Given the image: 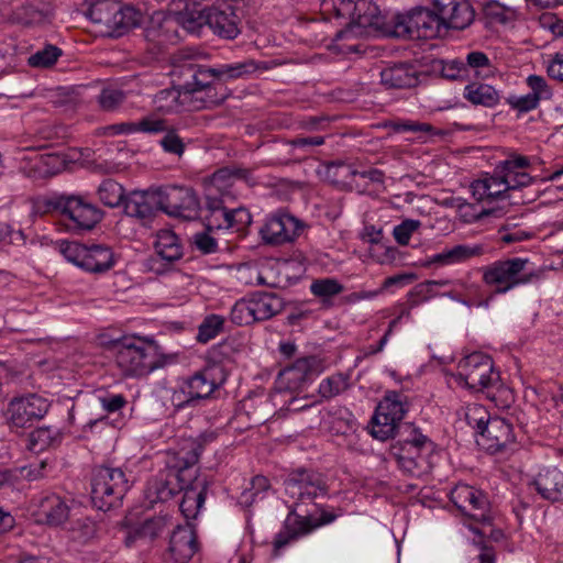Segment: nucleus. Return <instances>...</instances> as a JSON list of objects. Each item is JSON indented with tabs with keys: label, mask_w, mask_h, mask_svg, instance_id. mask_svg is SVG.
I'll list each match as a JSON object with an SVG mask.
<instances>
[{
	"label": "nucleus",
	"mask_w": 563,
	"mask_h": 563,
	"mask_svg": "<svg viewBox=\"0 0 563 563\" xmlns=\"http://www.w3.org/2000/svg\"><path fill=\"white\" fill-rule=\"evenodd\" d=\"M384 128L390 129L395 133H405V132H423V133H433L434 128L429 123H421L418 121L411 120H389L384 123Z\"/></svg>",
	"instance_id": "nucleus-51"
},
{
	"label": "nucleus",
	"mask_w": 563,
	"mask_h": 563,
	"mask_svg": "<svg viewBox=\"0 0 563 563\" xmlns=\"http://www.w3.org/2000/svg\"><path fill=\"white\" fill-rule=\"evenodd\" d=\"M390 439V455L404 475L421 478L431 473L435 444L419 428L405 423Z\"/></svg>",
	"instance_id": "nucleus-3"
},
{
	"label": "nucleus",
	"mask_w": 563,
	"mask_h": 563,
	"mask_svg": "<svg viewBox=\"0 0 563 563\" xmlns=\"http://www.w3.org/2000/svg\"><path fill=\"white\" fill-rule=\"evenodd\" d=\"M224 318L220 314H208L198 327L197 341L207 343L223 331Z\"/></svg>",
	"instance_id": "nucleus-44"
},
{
	"label": "nucleus",
	"mask_w": 563,
	"mask_h": 563,
	"mask_svg": "<svg viewBox=\"0 0 563 563\" xmlns=\"http://www.w3.org/2000/svg\"><path fill=\"white\" fill-rule=\"evenodd\" d=\"M166 526L167 519L163 516L146 519L144 522L136 525L126 531L124 544L128 548H131L139 540L153 541L165 530Z\"/></svg>",
	"instance_id": "nucleus-32"
},
{
	"label": "nucleus",
	"mask_w": 563,
	"mask_h": 563,
	"mask_svg": "<svg viewBox=\"0 0 563 563\" xmlns=\"http://www.w3.org/2000/svg\"><path fill=\"white\" fill-rule=\"evenodd\" d=\"M229 221L231 224L227 223L225 229H234L240 232L252 223V214L244 207L232 208L229 212Z\"/></svg>",
	"instance_id": "nucleus-59"
},
{
	"label": "nucleus",
	"mask_w": 563,
	"mask_h": 563,
	"mask_svg": "<svg viewBox=\"0 0 563 563\" xmlns=\"http://www.w3.org/2000/svg\"><path fill=\"white\" fill-rule=\"evenodd\" d=\"M463 97L474 106L494 108L500 101L499 92L490 85L470 82L465 86Z\"/></svg>",
	"instance_id": "nucleus-34"
},
{
	"label": "nucleus",
	"mask_w": 563,
	"mask_h": 563,
	"mask_svg": "<svg viewBox=\"0 0 563 563\" xmlns=\"http://www.w3.org/2000/svg\"><path fill=\"white\" fill-rule=\"evenodd\" d=\"M48 209L67 217L78 230L93 229L104 216L96 205L80 195H55L46 201Z\"/></svg>",
	"instance_id": "nucleus-12"
},
{
	"label": "nucleus",
	"mask_w": 563,
	"mask_h": 563,
	"mask_svg": "<svg viewBox=\"0 0 563 563\" xmlns=\"http://www.w3.org/2000/svg\"><path fill=\"white\" fill-rule=\"evenodd\" d=\"M464 65H467L468 73L474 70V75L479 76L483 69L490 67V60L485 53L474 51L466 55Z\"/></svg>",
	"instance_id": "nucleus-63"
},
{
	"label": "nucleus",
	"mask_w": 563,
	"mask_h": 563,
	"mask_svg": "<svg viewBox=\"0 0 563 563\" xmlns=\"http://www.w3.org/2000/svg\"><path fill=\"white\" fill-rule=\"evenodd\" d=\"M531 485L544 500L551 503L563 500V472L556 467L542 470Z\"/></svg>",
	"instance_id": "nucleus-25"
},
{
	"label": "nucleus",
	"mask_w": 563,
	"mask_h": 563,
	"mask_svg": "<svg viewBox=\"0 0 563 563\" xmlns=\"http://www.w3.org/2000/svg\"><path fill=\"white\" fill-rule=\"evenodd\" d=\"M418 70L410 63H396L382 69L380 82L388 89H407L417 86Z\"/></svg>",
	"instance_id": "nucleus-24"
},
{
	"label": "nucleus",
	"mask_w": 563,
	"mask_h": 563,
	"mask_svg": "<svg viewBox=\"0 0 563 563\" xmlns=\"http://www.w3.org/2000/svg\"><path fill=\"white\" fill-rule=\"evenodd\" d=\"M483 393L499 409H508L515 402L512 390L505 386L500 379L496 385L486 387Z\"/></svg>",
	"instance_id": "nucleus-48"
},
{
	"label": "nucleus",
	"mask_w": 563,
	"mask_h": 563,
	"mask_svg": "<svg viewBox=\"0 0 563 563\" xmlns=\"http://www.w3.org/2000/svg\"><path fill=\"white\" fill-rule=\"evenodd\" d=\"M256 322L266 321L280 313L284 300L275 292L255 291L249 295Z\"/></svg>",
	"instance_id": "nucleus-30"
},
{
	"label": "nucleus",
	"mask_w": 563,
	"mask_h": 563,
	"mask_svg": "<svg viewBox=\"0 0 563 563\" xmlns=\"http://www.w3.org/2000/svg\"><path fill=\"white\" fill-rule=\"evenodd\" d=\"M69 510L66 500L59 495H46L38 503V521L53 527L62 526L68 519Z\"/></svg>",
	"instance_id": "nucleus-27"
},
{
	"label": "nucleus",
	"mask_w": 563,
	"mask_h": 563,
	"mask_svg": "<svg viewBox=\"0 0 563 563\" xmlns=\"http://www.w3.org/2000/svg\"><path fill=\"white\" fill-rule=\"evenodd\" d=\"M471 190L477 201L505 199L508 198L507 192L510 191L495 168L492 175L486 174L484 177L474 180L471 184Z\"/></svg>",
	"instance_id": "nucleus-28"
},
{
	"label": "nucleus",
	"mask_w": 563,
	"mask_h": 563,
	"mask_svg": "<svg viewBox=\"0 0 563 563\" xmlns=\"http://www.w3.org/2000/svg\"><path fill=\"white\" fill-rule=\"evenodd\" d=\"M115 4L109 0H98L88 8L86 15L91 22L107 29L113 12H115Z\"/></svg>",
	"instance_id": "nucleus-43"
},
{
	"label": "nucleus",
	"mask_w": 563,
	"mask_h": 563,
	"mask_svg": "<svg viewBox=\"0 0 563 563\" xmlns=\"http://www.w3.org/2000/svg\"><path fill=\"white\" fill-rule=\"evenodd\" d=\"M123 210L128 217L135 218L144 227H150L161 211L157 188L130 192L124 199Z\"/></svg>",
	"instance_id": "nucleus-20"
},
{
	"label": "nucleus",
	"mask_w": 563,
	"mask_h": 563,
	"mask_svg": "<svg viewBox=\"0 0 563 563\" xmlns=\"http://www.w3.org/2000/svg\"><path fill=\"white\" fill-rule=\"evenodd\" d=\"M476 443L489 454H507L515 450L516 437L512 424L505 418L494 416L476 437Z\"/></svg>",
	"instance_id": "nucleus-17"
},
{
	"label": "nucleus",
	"mask_w": 563,
	"mask_h": 563,
	"mask_svg": "<svg viewBox=\"0 0 563 563\" xmlns=\"http://www.w3.org/2000/svg\"><path fill=\"white\" fill-rule=\"evenodd\" d=\"M230 319L236 325H250L256 322L249 296L234 303L230 312Z\"/></svg>",
	"instance_id": "nucleus-49"
},
{
	"label": "nucleus",
	"mask_w": 563,
	"mask_h": 563,
	"mask_svg": "<svg viewBox=\"0 0 563 563\" xmlns=\"http://www.w3.org/2000/svg\"><path fill=\"white\" fill-rule=\"evenodd\" d=\"M125 95L120 89L104 88L99 95V104L103 110L111 111L123 103Z\"/></svg>",
	"instance_id": "nucleus-60"
},
{
	"label": "nucleus",
	"mask_w": 563,
	"mask_h": 563,
	"mask_svg": "<svg viewBox=\"0 0 563 563\" xmlns=\"http://www.w3.org/2000/svg\"><path fill=\"white\" fill-rule=\"evenodd\" d=\"M441 75L449 80H465L470 78L468 67L462 59L442 62Z\"/></svg>",
	"instance_id": "nucleus-55"
},
{
	"label": "nucleus",
	"mask_w": 563,
	"mask_h": 563,
	"mask_svg": "<svg viewBox=\"0 0 563 563\" xmlns=\"http://www.w3.org/2000/svg\"><path fill=\"white\" fill-rule=\"evenodd\" d=\"M460 202L457 209L460 217L464 223H475L484 219L485 217H501L504 214L503 208L482 209L481 211L475 210V205L468 203L465 200L457 199Z\"/></svg>",
	"instance_id": "nucleus-42"
},
{
	"label": "nucleus",
	"mask_w": 563,
	"mask_h": 563,
	"mask_svg": "<svg viewBox=\"0 0 563 563\" xmlns=\"http://www.w3.org/2000/svg\"><path fill=\"white\" fill-rule=\"evenodd\" d=\"M506 102L519 113H527L534 110L539 106L540 101L537 95L528 93L521 97L511 95L506 98Z\"/></svg>",
	"instance_id": "nucleus-61"
},
{
	"label": "nucleus",
	"mask_w": 563,
	"mask_h": 563,
	"mask_svg": "<svg viewBox=\"0 0 563 563\" xmlns=\"http://www.w3.org/2000/svg\"><path fill=\"white\" fill-rule=\"evenodd\" d=\"M408 409V397L402 391L387 390L372 418V435L383 441L396 435L406 423L401 420Z\"/></svg>",
	"instance_id": "nucleus-10"
},
{
	"label": "nucleus",
	"mask_w": 563,
	"mask_h": 563,
	"mask_svg": "<svg viewBox=\"0 0 563 563\" xmlns=\"http://www.w3.org/2000/svg\"><path fill=\"white\" fill-rule=\"evenodd\" d=\"M357 173V169L344 161L329 162L323 165V169L320 172L327 181L342 187L349 185L350 180L356 176Z\"/></svg>",
	"instance_id": "nucleus-36"
},
{
	"label": "nucleus",
	"mask_w": 563,
	"mask_h": 563,
	"mask_svg": "<svg viewBox=\"0 0 563 563\" xmlns=\"http://www.w3.org/2000/svg\"><path fill=\"white\" fill-rule=\"evenodd\" d=\"M257 69L253 59L207 66L188 57L173 66L177 89H164L156 95V101L172 99L176 102L180 95L191 96L200 102L197 108L220 106L229 92L225 82L244 78Z\"/></svg>",
	"instance_id": "nucleus-2"
},
{
	"label": "nucleus",
	"mask_w": 563,
	"mask_h": 563,
	"mask_svg": "<svg viewBox=\"0 0 563 563\" xmlns=\"http://www.w3.org/2000/svg\"><path fill=\"white\" fill-rule=\"evenodd\" d=\"M181 129L179 126L169 123L166 131L163 132L161 140L158 141L162 150L169 155L181 157L186 151L185 137L180 134Z\"/></svg>",
	"instance_id": "nucleus-40"
},
{
	"label": "nucleus",
	"mask_w": 563,
	"mask_h": 563,
	"mask_svg": "<svg viewBox=\"0 0 563 563\" xmlns=\"http://www.w3.org/2000/svg\"><path fill=\"white\" fill-rule=\"evenodd\" d=\"M63 441V432L52 426L38 427L31 431L26 440V449L35 454L57 448Z\"/></svg>",
	"instance_id": "nucleus-31"
},
{
	"label": "nucleus",
	"mask_w": 563,
	"mask_h": 563,
	"mask_svg": "<svg viewBox=\"0 0 563 563\" xmlns=\"http://www.w3.org/2000/svg\"><path fill=\"white\" fill-rule=\"evenodd\" d=\"M285 494L294 501L283 523V529L273 542V555L278 556L282 549L316 529L332 523L341 514L327 510L313 500L327 496L329 486L324 477L303 467L291 471L284 479Z\"/></svg>",
	"instance_id": "nucleus-1"
},
{
	"label": "nucleus",
	"mask_w": 563,
	"mask_h": 563,
	"mask_svg": "<svg viewBox=\"0 0 563 563\" xmlns=\"http://www.w3.org/2000/svg\"><path fill=\"white\" fill-rule=\"evenodd\" d=\"M451 280H427L418 284L411 291V306H419L421 302L429 300L435 295V287H442L451 284Z\"/></svg>",
	"instance_id": "nucleus-52"
},
{
	"label": "nucleus",
	"mask_w": 563,
	"mask_h": 563,
	"mask_svg": "<svg viewBox=\"0 0 563 563\" xmlns=\"http://www.w3.org/2000/svg\"><path fill=\"white\" fill-rule=\"evenodd\" d=\"M111 351L123 376L141 377L153 372L150 363L155 351L153 339L137 335L122 336L112 341Z\"/></svg>",
	"instance_id": "nucleus-6"
},
{
	"label": "nucleus",
	"mask_w": 563,
	"mask_h": 563,
	"mask_svg": "<svg viewBox=\"0 0 563 563\" xmlns=\"http://www.w3.org/2000/svg\"><path fill=\"white\" fill-rule=\"evenodd\" d=\"M485 253V246L482 244H459L452 249L443 250L432 256L431 262L440 265H451L464 263L473 257H478Z\"/></svg>",
	"instance_id": "nucleus-33"
},
{
	"label": "nucleus",
	"mask_w": 563,
	"mask_h": 563,
	"mask_svg": "<svg viewBox=\"0 0 563 563\" xmlns=\"http://www.w3.org/2000/svg\"><path fill=\"white\" fill-rule=\"evenodd\" d=\"M212 230L197 232L191 238V244L203 255L214 254L219 250L218 241L211 235Z\"/></svg>",
	"instance_id": "nucleus-54"
},
{
	"label": "nucleus",
	"mask_w": 563,
	"mask_h": 563,
	"mask_svg": "<svg viewBox=\"0 0 563 563\" xmlns=\"http://www.w3.org/2000/svg\"><path fill=\"white\" fill-rule=\"evenodd\" d=\"M477 494V488L470 486L467 484H457L450 494V500L453 505L463 514V510L466 508L465 504L468 498H475Z\"/></svg>",
	"instance_id": "nucleus-57"
},
{
	"label": "nucleus",
	"mask_w": 563,
	"mask_h": 563,
	"mask_svg": "<svg viewBox=\"0 0 563 563\" xmlns=\"http://www.w3.org/2000/svg\"><path fill=\"white\" fill-rule=\"evenodd\" d=\"M301 230L300 221L294 216L277 211L271 214L260 229L265 244L282 245L294 241Z\"/></svg>",
	"instance_id": "nucleus-18"
},
{
	"label": "nucleus",
	"mask_w": 563,
	"mask_h": 563,
	"mask_svg": "<svg viewBox=\"0 0 563 563\" xmlns=\"http://www.w3.org/2000/svg\"><path fill=\"white\" fill-rule=\"evenodd\" d=\"M200 455L201 445L196 442L170 453L166 467L148 482L147 493L153 498L152 501L165 503L179 494L190 466H196Z\"/></svg>",
	"instance_id": "nucleus-5"
},
{
	"label": "nucleus",
	"mask_w": 563,
	"mask_h": 563,
	"mask_svg": "<svg viewBox=\"0 0 563 563\" xmlns=\"http://www.w3.org/2000/svg\"><path fill=\"white\" fill-rule=\"evenodd\" d=\"M62 55L63 51L59 47L47 44L32 54L29 57L27 63L34 68H48L52 67Z\"/></svg>",
	"instance_id": "nucleus-45"
},
{
	"label": "nucleus",
	"mask_w": 563,
	"mask_h": 563,
	"mask_svg": "<svg viewBox=\"0 0 563 563\" xmlns=\"http://www.w3.org/2000/svg\"><path fill=\"white\" fill-rule=\"evenodd\" d=\"M99 200L109 208H115L120 205L124 206V194L123 187L115 180L108 178L104 179L97 189Z\"/></svg>",
	"instance_id": "nucleus-39"
},
{
	"label": "nucleus",
	"mask_w": 563,
	"mask_h": 563,
	"mask_svg": "<svg viewBox=\"0 0 563 563\" xmlns=\"http://www.w3.org/2000/svg\"><path fill=\"white\" fill-rule=\"evenodd\" d=\"M269 488V479L266 476L256 475L251 478L249 486L241 493L239 504L244 508H250L255 501H257V499H263L264 494Z\"/></svg>",
	"instance_id": "nucleus-38"
},
{
	"label": "nucleus",
	"mask_w": 563,
	"mask_h": 563,
	"mask_svg": "<svg viewBox=\"0 0 563 563\" xmlns=\"http://www.w3.org/2000/svg\"><path fill=\"white\" fill-rule=\"evenodd\" d=\"M388 29L391 37L404 40H429L440 36L442 25L437 10L415 7L407 13L394 14V24Z\"/></svg>",
	"instance_id": "nucleus-8"
},
{
	"label": "nucleus",
	"mask_w": 563,
	"mask_h": 563,
	"mask_svg": "<svg viewBox=\"0 0 563 563\" xmlns=\"http://www.w3.org/2000/svg\"><path fill=\"white\" fill-rule=\"evenodd\" d=\"M493 419L488 410L479 404H470L465 407V420L475 430L476 437L484 430Z\"/></svg>",
	"instance_id": "nucleus-46"
},
{
	"label": "nucleus",
	"mask_w": 563,
	"mask_h": 563,
	"mask_svg": "<svg viewBox=\"0 0 563 563\" xmlns=\"http://www.w3.org/2000/svg\"><path fill=\"white\" fill-rule=\"evenodd\" d=\"M85 249L86 244L68 241H63L59 246L63 256L79 268H81Z\"/></svg>",
	"instance_id": "nucleus-58"
},
{
	"label": "nucleus",
	"mask_w": 563,
	"mask_h": 563,
	"mask_svg": "<svg viewBox=\"0 0 563 563\" xmlns=\"http://www.w3.org/2000/svg\"><path fill=\"white\" fill-rule=\"evenodd\" d=\"M115 264L111 247L103 244L86 245L81 269L101 274L110 271Z\"/></svg>",
	"instance_id": "nucleus-29"
},
{
	"label": "nucleus",
	"mask_w": 563,
	"mask_h": 563,
	"mask_svg": "<svg viewBox=\"0 0 563 563\" xmlns=\"http://www.w3.org/2000/svg\"><path fill=\"white\" fill-rule=\"evenodd\" d=\"M49 402L37 394H27L12 398L4 411L8 426L13 429L31 427L48 412Z\"/></svg>",
	"instance_id": "nucleus-14"
},
{
	"label": "nucleus",
	"mask_w": 563,
	"mask_h": 563,
	"mask_svg": "<svg viewBox=\"0 0 563 563\" xmlns=\"http://www.w3.org/2000/svg\"><path fill=\"white\" fill-rule=\"evenodd\" d=\"M186 478L188 479L184 482V488L180 490L183 497L179 503V510L186 522H191L199 517L205 506L211 482L207 475L198 474L195 466H190Z\"/></svg>",
	"instance_id": "nucleus-16"
},
{
	"label": "nucleus",
	"mask_w": 563,
	"mask_h": 563,
	"mask_svg": "<svg viewBox=\"0 0 563 563\" xmlns=\"http://www.w3.org/2000/svg\"><path fill=\"white\" fill-rule=\"evenodd\" d=\"M208 12V27L219 37L233 40L241 33L240 19L232 8L209 7Z\"/></svg>",
	"instance_id": "nucleus-23"
},
{
	"label": "nucleus",
	"mask_w": 563,
	"mask_h": 563,
	"mask_svg": "<svg viewBox=\"0 0 563 563\" xmlns=\"http://www.w3.org/2000/svg\"><path fill=\"white\" fill-rule=\"evenodd\" d=\"M443 30H464L475 19V10L470 0H432Z\"/></svg>",
	"instance_id": "nucleus-19"
},
{
	"label": "nucleus",
	"mask_w": 563,
	"mask_h": 563,
	"mask_svg": "<svg viewBox=\"0 0 563 563\" xmlns=\"http://www.w3.org/2000/svg\"><path fill=\"white\" fill-rule=\"evenodd\" d=\"M230 178L241 179L246 183H251L253 180L252 173L250 169L240 168V167H224L217 170L213 174V180L217 181L219 179L225 180Z\"/></svg>",
	"instance_id": "nucleus-64"
},
{
	"label": "nucleus",
	"mask_w": 563,
	"mask_h": 563,
	"mask_svg": "<svg viewBox=\"0 0 563 563\" xmlns=\"http://www.w3.org/2000/svg\"><path fill=\"white\" fill-rule=\"evenodd\" d=\"M130 489L125 473L120 467H95L91 479V500L96 508L108 511L122 504Z\"/></svg>",
	"instance_id": "nucleus-7"
},
{
	"label": "nucleus",
	"mask_w": 563,
	"mask_h": 563,
	"mask_svg": "<svg viewBox=\"0 0 563 563\" xmlns=\"http://www.w3.org/2000/svg\"><path fill=\"white\" fill-rule=\"evenodd\" d=\"M163 9H165L168 19L174 20L176 23L180 20V15L192 5L189 0H156Z\"/></svg>",
	"instance_id": "nucleus-62"
},
{
	"label": "nucleus",
	"mask_w": 563,
	"mask_h": 563,
	"mask_svg": "<svg viewBox=\"0 0 563 563\" xmlns=\"http://www.w3.org/2000/svg\"><path fill=\"white\" fill-rule=\"evenodd\" d=\"M358 10L355 12V22L358 26L375 27L386 36L391 37L388 29L394 24V15L387 18L382 13L378 5L369 0H357Z\"/></svg>",
	"instance_id": "nucleus-26"
},
{
	"label": "nucleus",
	"mask_w": 563,
	"mask_h": 563,
	"mask_svg": "<svg viewBox=\"0 0 563 563\" xmlns=\"http://www.w3.org/2000/svg\"><path fill=\"white\" fill-rule=\"evenodd\" d=\"M320 366V361L316 356L296 360L278 373L276 389L289 393L303 390L321 373Z\"/></svg>",
	"instance_id": "nucleus-15"
},
{
	"label": "nucleus",
	"mask_w": 563,
	"mask_h": 563,
	"mask_svg": "<svg viewBox=\"0 0 563 563\" xmlns=\"http://www.w3.org/2000/svg\"><path fill=\"white\" fill-rule=\"evenodd\" d=\"M209 7H202L199 3L192 2V5L188 9L184 15H180V20L177 24L183 26L189 33L200 34L205 26H208L209 16H207Z\"/></svg>",
	"instance_id": "nucleus-37"
},
{
	"label": "nucleus",
	"mask_w": 563,
	"mask_h": 563,
	"mask_svg": "<svg viewBox=\"0 0 563 563\" xmlns=\"http://www.w3.org/2000/svg\"><path fill=\"white\" fill-rule=\"evenodd\" d=\"M156 188L162 212L185 220L200 217V201L191 187L165 185Z\"/></svg>",
	"instance_id": "nucleus-13"
},
{
	"label": "nucleus",
	"mask_w": 563,
	"mask_h": 563,
	"mask_svg": "<svg viewBox=\"0 0 563 563\" xmlns=\"http://www.w3.org/2000/svg\"><path fill=\"white\" fill-rule=\"evenodd\" d=\"M199 550L196 526L178 525L169 538L168 552L175 563H187Z\"/></svg>",
	"instance_id": "nucleus-22"
},
{
	"label": "nucleus",
	"mask_w": 563,
	"mask_h": 563,
	"mask_svg": "<svg viewBox=\"0 0 563 563\" xmlns=\"http://www.w3.org/2000/svg\"><path fill=\"white\" fill-rule=\"evenodd\" d=\"M135 133L141 132L150 135L163 134L166 131L169 122L165 119H161L154 114L146 115L139 121L134 122Z\"/></svg>",
	"instance_id": "nucleus-53"
},
{
	"label": "nucleus",
	"mask_w": 563,
	"mask_h": 563,
	"mask_svg": "<svg viewBox=\"0 0 563 563\" xmlns=\"http://www.w3.org/2000/svg\"><path fill=\"white\" fill-rule=\"evenodd\" d=\"M453 377L457 386L477 393L496 385L499 380V372L494 369L490 356L474 352L460 360L457 372Z\"/></svg>",
	"instance_id": "nucleus-11"
},
{
	"label": "nucleus",
	"mask_w": 563,
	"mask_h": 563,
	"mask_svg": "<svg viewBox=\"0 0 563 563\" xmlns=\"http://www.w3.org/2000/svg\"><path fill=\"white\" fill-rule=\"evenodd\" d=\"M421 227L420 220L415 219H406L398 225H396L393 230V236L395 241L401 245L406 246L409 244L411 235Z\"/></svg>",
	"instance_id": "nucleus-56"
},
{
	"label": "nucleus",
	"mask_w": 563,
	"mask_h": 563,
	"mask_svg": "<svg viewBox=\"0 0 563 563\" xmlns=\"http://www.w3.org/2000/svg\"><path fill=\"white\" fill-rule=\"evenodd\" d=\"M18 14L24 24H40L53 15V8L49 4L40 8L33 3H27L20 8Z\"/></svg>",
	"instance_id": "nucleus-47"
},
{
	"label": "nucleus",
	"mask_w": 563,
	"mask_h": 563,
	"mask_svg": "<svg viewBox=\"0 0 563 563\" xmlns=\"http://www.w3.org/2000/svg\"><path fill=\"white\" fill-rule=\"evenodd\" d=\"M474 495L475 498H468L466 501V508L463 510L462 515L477 523H481L482 526H490L493 521V514L486 494L477 489V494Z\"/></svg>",
	"instance_id": "nucleus-35"
},
{
	"label": "nucleus",
	"mask_w": 563,
	"mask_h": 563,
	"mask_svg": "<svg viewBox=\"0 0 563 563\" xmlns=\"http://www.w3.org/2000/svg\"><path fill=\"white\" fill-rule=\"evenodd\" d=\"M154 249L156 257L151 260V269L158 274L165 272L169 265L179 261L184 255L179 238L172 230L158 231Z\"/></svg>",
	"instance_id": "nucleus-21"
},
{
	"label": "nucleus",
	"mask_w": 563,
	"mask_h": 563,
	"mask_svg": "<svg viewBox=\"0 0 563 563\" xmlns=\"http://www.w3.org/2000/svg\"><path fill=\"white\" fill-rule=\"evenodd\" d=\"M231 350V345L227 342L216 345L210 352L214 363L205 366L185 379L180 389L173 395V405L183 409L197 406L200 400L210 398L214 390L225 382L223 368L217 363L228 357Z\"/></svg>",
	"instance_id": "nucleus-4"
},
{
	"label": "nucleus",
	"mask_w": 563,
	"mask_h": 563,
	"mask_svg": "<svg viewBox=\"0 0 563 563\" xmlns=\"http://www.w3.org/2000/svg\"><path fill=\"white\" fill-rule=\"evenodd\" d=\"M528 258L512 257L494 262L484 268L483 282L495 286L494 294H506L517 286L530 284L540 278L538 272H527Z\"/></svg>",
	"instance_id": "nucleus-9"
},
{
	"label": "nucleus",
	"mask_w": 563,
	"mask_h": 563,
	"mask_svg": "<svg viewBox=\"0 0 563 563\" xmlns=\"http://www.w3.org/2000/svg\"><path fill=\"white\" fill-rule=\"evenodd\" d=\"M350 387V375L338 373L324 378L319 385V394L322 398L331 399Z\"/></svg>",
	"instance_id": "nucleus-41"
},
{
	"label": "nucleus",
	"mask_w": 563,
	"mask_h": 563,
	"mask_svg": "<svg viewBox=\"0 0 563 563\" xmlns=\"http://www.w3.org/2000/svg\"><path fill=\"white\" fill-rule=\"evenodd\" d=\"M343 289V285L334 278L314 279L310 285V291L323 300L341 294Z\"/></svg>",
	"instance_id": "nucleus-50"
}]
</instances>
